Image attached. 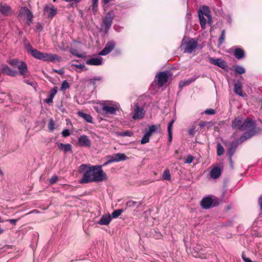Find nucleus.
I'll return each instance as SVG.
<instances>
[{
	"label": "nucleus",
	"instance_id": "20",
	"mask_svg": "<svg viewBox=\"0 0 262 262\" xmlns=\"http://www.w3.org/2000/svg\"><path fill=\"white\" fill-rule=\"evenodd\" d=\"M0 13L4 16H8L12 13L11 7L7 4H0Z\"/></svg>",
	"mask_w": 262,
	"mask_h": 262
},
{
	"label": "nucleus",
	"instance_id": "29",
	"mask_svg": "<svg viewBox=\"0 0 262 262\" xmlns=\"http://www.w3.org/2000/svg\"><path fill=\"white\" fill-rule=\"evenodd\" d=\"M112 220V217L110 214L108 215H103L100 220L98 221V224L101 225H107Z\"/></svg>",
	"mask_w": 262,
	"mask_h": 262
},
{
	"label": "nucleus",
	"instance_id": "55",
	"mask_svg": "<svg viewBox=\"0 0 262 262\" xmlns=\"http://www.w3.org/2000/svg\"><path fill=\"white\" fill-rule=\"evenodd\" d=\"M54 71L58 74H60V75H62L64 74V71L63 69H59V70H54Z\"/></svg>",
	"mask_w": 262,
	"mask_h": 262
},
{
	"label": "nucleus",
	"instance_id": "34",
	"mask_svg": "<svg viewBox=\"0 0 262 262\" xmlns=\"http://www.w3.org/2000/svg\"><path fill=\"white\" fill-rule=\"evenodd\" d=\"M174 122V120H171L169 123L168 125V140L170 142H171L172 140V128L173 124Z\"/></svg>",
	"mask_w": 262,
	"mask_h": 262
},
{
	"label": "nucleus",
	"instance_id": "10",
	"mask_svg": "<svg viewBox=\"0 0 262 262\" xmlns=\"http://www.w3.org/2000/svg\"><path fill=\"white\" fill-rule=\"evenodd\" d=\"M217 205V204L213 203V200L210 196L204 198L201 201L202 207L205 209H209L212 207Z\"/></svg>",
	"mask_w": 262,
	"mask_h": 262
},
{
	"label": "nucleus",
	"instance_id": "18",
	"mask_svg": "<svg viewBox=\"0 0 262 262\" xmlns=\"http://www.w3.org/2000/svg\"><path fill=\"white\" fill-rule=\"evenodd\" d=\"M114 48V44L113 42H107L104 49L99 53L100 55H106L110 53Z\"/></svg>",
	"mask_w": 262,
	"mask_h": 262
},
{
	"label": "nucleus",
	"instance_id": "22",
	"mask_svg": "<svg viewBox=\"0 0 262 262\" xmlns=\"http://www.w3.org/2000/svg\"><path fill=\"white\" fill-rule=\"evenodd\" d=\"M44 13L48 14V17L52 18L57 14V9L53 6L50 7L46 6L44 8Z\"/></svg>",
	"mask_w": 262,
	"mask_h": 262
},
{
	"label": "nucleus",
	"instance_id": "42",
	"mask_svg": "<svg viewBox=\"0 0 262 262\" xmlns=\"http://www.w3.org/2000/svg\"><path fill=\"white\" fill-rule=\"evenodd\" d=\"M225 30H223L222 31L221 35L218 39V43L220 45L222 44L224 42V41L225 40Z\"/></svg>",
	"mask_w": 262,
	"mask_h": 262
},
{
	"label": "nucleus",
	"instance_id": "43",
	"mask_svg": "<svg viewBox=\"0 0 262 262\" xmlns=\"http://www.w3.org/2000/svg\"><path fill=\"white\" fill-rule=\"evenodd\" d=\"M70 88V84L69 82L67 80H64L62 82V83L61 84V90L62 91H65L67 89H69Z\"/></svg>",
	"mask_w": 262,
	"mask_h": 262
},
{
	"label": "nucleus",
	"instance_id": "23",
	"mask_svg": "<svg viewBox=\"0 0 262 262\" xmlns=\"http://www.w3.org/2000/svg\"><path fill=\"white\" fill-rule=\"evenodd\" d=\"M86 63L88 65L100 66L102 63V58L101 57L92 58L86 61Z\"/></svg>",
	"mask_w": 262,
	"mask_h": 262
},
{
	"label": "nucleus",
	"instance_id": "4",
	"mask_svg": "<svg viewBox=\"0 0 262 262\" xmlns=\"http://www.w3.org/2000/svg\"><path fill=\"white\" fill-rule=\"evenodd\" d=\"M198 45V42L194 38H190L187 41L185 38H183L182 40L180 48L184 53L191 54L195 51Z\"/></svg>",
	"mask_w": 262,
	"mask_h": 262
},
{
	"label": "nucleus",
	"instance_id": "27",
	"mask_svg": "<svg viewBox=\"0 0 262 262\" xmlns=\"http://www.w3.org/2000/svg\"><path fill=\"white\" fill-rule=\"evenodd\" d=\"M116 116L118 117H116V120L121 121L124 117V113L121 110L120 105L118 103H116Z\"/></svg>",
	"mask_w": 262,
	"mask_h": 262
},
{
	"label": "nucleus",
	"instance_id": "41",
	"mask_svg": "<svg viewBox=\"0 0 262 262\" xmlns=\"http://www.w3.org/2000/svg\"><path fill=\"white\" fill-rule=\"evenodd\" d=\"M24 82L32 86L35 88L36 85V83L34 81L32 78L29 79L24 78Z\"/></svg>",
	"mask_w": 262,
	"mask_h": 262
},
{
	"label": "nucleus",
	"instance_id": "46",
	"mask_svg": "<svg viewBox=\"0 0 262 262\" xmlns=\"http://www.w3.org/2000/svg\"><path fill=\"white\" fill-rule=\"evenodd\" d=\"M194 159V157L191 155H189L184 160V162L187 164H190L192 162Z\"/></svg>",
	"mask_w": 262,
	"mask_h": 262
},
{
	"label": "nucleus",
	"instance_id": "48",
	"mask_svg": "<svg viewBox=\"0 0 262 262\" xmlns=\"http://www.w3.org/2000/svg\"><path fill=\"white\" fill-rule=\"evenodd\" d=\"M215 113H216L215 110L214 109H212V108L207 109L205 111V113L207 115H214L215 114Z\"/></svg>",
	"mask_w": 262,
	"mask_h": 262
},
{
	"label": "nucleus",
	"instance_id": "36",
	"mask_svg": "<svg viewBox=\"0 0 262 262\" xmlns=\"http://www.w3.org/2000/svg\"><path fill=\"white\" fill-rule=\"evenodd\" d=\"M127 157L123 154H116V162H119L125 160L127 159Z\"/></svg>",
	"mask_w": 262,
	"mask_h": 262
},
{
	"label": "nucleus",
	"instance_id": "56",
	"mask_svg": "<svg viewBox=\"0 0 262 262\" xmlns=\"http://www.w3.org/2000/svg\"><path fill=\"white\" fill-rule=\"evenodd\" d=\"M19 220L18 219H9L8 220L9 222H10L11 224L15 225L16 224L17 221Z\"/></svg>",
	"mask_w": 262,
	"mask_h": 262
},
{
	"label": "nucleus",
	"instance_id": "3",
	"mask_svg": "<svg viewBox=\"0 0 262 262\" xmlns=\"http://www.w3.org/2000/svg\"><path fill=\"white\" fill-rule=\"evenodd\" d=\"M132 119L133 120H141L145 115L144 106L138 101L135 102L131 106Z\"/></svg>",
	"mask_w": 262,
	"mask_h": 262
},
{
	"label": "nucleus",
	"instance_id": "5",
	"mask_svg": "<svg viewBox=\"0 0 262 262\" xmlns=\"http://www.w3.org/2000/svg\"><path fill=\"white\" fill-rule=\"evenodd\" d=\"M199 17L201 26L202 29H205L206 23V17L208 19V23H211V17L210 14V11L208 7H203L202 9L199 12Z\"/></svg>",
	"mask_w": 262,
	"mask_h": 262
},
{
	"label": "nucleus",
	"instance_id": "15",
	"mask_svg": "<svg viewBox=\"0 0 262 262\" xmlns=\"http://www.w3.org/2000/svg\"><path fill=\"white\" fill-rule=\"evenodd\" d=\"M114 14L113 12H108L103 18V22L106 29H108L112 23L114 18Z\"/></svg>",
	"mask_w": 262,
	"mask_h": 262
},
{
	"label": "nucleus",
	"instance_id": "45",
	"mask_svg": "<svg viewBox=\"0 0 262 262\" xmlns=\"http://www.w3.org/2000/svg\"><path fill=\"white\" fill-rule=\"evenodd\" d=\"M224 151V147L220 144H218L217 146V154L218 156H221L223 155Z\"/></svg>",
	"mask_w": 262,
	"mask_h": 262
},
{
	"label": "nucleus",
	"instance_id": "39",
	"mask_svg": "<svg viewBox=\"0 0 262 262\" xmlns=\"http://www.w3.org/2000/svg\"><path fill=\"white\" fill-rule=\"evenodd\" d=\"M235 72L238 74H243L245 73V69L243 67L237 65L234 68Z\"/></svg>",
	"mask_w": 262,
	"mask_h": 262
},
{
	"label": "nucleus",
	"instance_id": "53",
	"mask_svg": "<svg viewBox=\"0 0 262 262\" xmlns=\"http://www.w3.org/2000/svg\"><path fill=\"white\" fill-rule=\"evenodd\" d=\"M124 209H119L116 210V218L118 217L122 212H123Z\"/></svg>",
	"mask_w": 262,
	"mask_h": 262
},
{
	"label": "nucleus",
	"instance_id": "58",
	"mask_svg": "<svg viewBox=\"0 0 262 262\" xmlns=\"http://www.w3.org/2000/svg\"><path fill=\"white\" fill-rule=\"evenodd\" d=\"M202 254H203V253H202L201 251H199V253H198V254L195 255V256H196V257L199 256V257H201L202 258H205V257L202 256Z\"/></svg>",
	"mask_w": 262,
	"mask_h": 262
},
{
	"label": "nucleus",
	"instance_id": "30",
	"mask_svg": "<svg viewBox=\"0 0 262 262\" xmlns=\"http://www.w3.org/2000/svg\"><path fill=\"white\" fill-rule=\"evenodd\" d=\"M238 143L237 142H233L231 143L230 145V147L229 148L228 150V155L230 157V159H231L232 156L233 155L235 152L237 147Z\"/></svg>",
	"mask_w": 262,
	"mask_h": 262
},
{
	"label": "nucleus",
	"instance_id": "50",
	"mask_svg": "<svg viewBox=\"0 0 262 262\" xmlns=\"http://www.w3.org/2000/svg\"><path fill=\"white\" fill-rule=\"evenodd\" d=\"M71 53L73 55L79 58H82L83 57V56L82 54H78L76 50H71Z\"/></svg>",
	"mask_w": 262,
	"mask_h": 262
},
{
	"label": "nucleus",
	"instance_id": "17",
	"mask_svg": "<svg viewBox=\"0 0 262 262\" xmlns=\"http://www.w3.org/2000/svg\"><path fill=\"white\" fill-rule=\"evenodd\" d=\"M103 77L98 76L94 77L89 80V84L92 86L95 89L103 81Z\"/></svg>",
	"mask_w": 262,
	"mask_h": 262
},
{
	"label": "nucleus",
	"instance_id": "32",
	"mask_svg": "<svg viewBox=\"0 0 262 262\" xmlns=\"http://www.w3.org/2000/svg\"><path fill=\"white\" fill-rule=\"evenodd\" d=\"M234 55L237 59L243 58L245 56L244 51L241 48H236L234 50Z\"/></svg>",
	"mask_w": 262,
	"mask_h": 262
},
{
	"label": "nucleus",
	"instance_id": "2",
	"mask_svg": "<svg viewBox=\"0 0 262 262\" xmlns=\"http://www.w3.org/2000/svg\"><path fill=\"white\" fill-rule=\"evenodd\" d=\"M231 126L233 129H239L242 131L249 130L244 133L242 136L240 137L239 139L240 143L244 142L255 135V123L248 118L244 122H243L242 117L235 118L232 122Z\"/></svg>",
	"mask_w": 262,
	"mask_h": 262
},
{
	"label": "nucleus",
	"instance_id": "25",
	"mask_svg": "<svg viewBox=\"0 0 262 262\" xmlns=\"http://www.w3.org/2000/svg\"><path fill=\"white\" fill-rule=\"evenodd\" d=\"M199 77V76H194V77L189 78L187 80H184L180 81L179 85V88H182L184 86L190 84L191 83L194 82L196 79H198Z\"/></svg>",
	"mask_w": 262,
	"mask_h": 262
},
{
	"label": "nucleus",
	"instance_id": "52",
	"mask_svg": "<svg viewBox=\"0 0 262 262\" xmlns=\"http://www.w3.org/2000/svg\"><path fill=\"white\" fill-rule=\"evenodd\" d=\"M36 31L40 32L43 30V26L39 23L37 24L35 27Z\"/></svg>",
	"mask_w": 262,
	"mask_h": 262
},
{
	"label": "nucleus",
	"instance_id": "21",
	"mask_svg": "<svg viewBox=\"0 0 262 262\" xmlns=\"http://www.w3.org/2000/svg\"><path fill=\"white\" fill-rule=\"evenodd\" d=\"M44 61L50 62L57 61L58 62H60L61 61V58L55 54L45 53V58Z\"/></svg>",
	"mask_w": 262,
	"mask_h": 262
},
{
	"label": "nucleus",
	"instance_id": "8",
	"mask_svg": "<svg viewBox=\"0 0 262 262\" xmlns=\"http://www.w3.org/2000/svg\"><path fill=\"white\" fill-rule=\"evenodd\" d=\"M18 16L20 18H27V24L30 25L31 24L33 15L31 11L26 7H22L20 8Z\"/></svg>",
	"mask_w": 262,
	"mask_h": 262
},
{
	"label": "nucleus",
	"instance_id": "61",
	"mask_svg": "<svg viewBox=\"0 0 262 262\" xmlns=\"http://www.w3.org/2000/svg\"><path fill=\"white\" fill-rule=\"evenodd\" d=\"M135 203H136V202H133V201H128L127 203V204L129 205V206H131V205H135Z\"/></svg>",
	"mask_w": 262,
	"mask_h": 262
},
{
	"label": "nucleus",
	"instance_id": "33",
	"mask_svg": "<svg viewBox=\"0 0 262 262\" xmlns=\"http://www.w3.org/2000/svg\"><path fill=\"white\" fill-rule=\"evenodd\" d=\"M22 62L23 61L19 60L17 58L11 59L7 61V62L10 65L15 68H17Z\"/></svg>",
	"mask_w": 262,
	"mask_h": 262
},
{
	"label": "nucleus",
	"instance_id": "9",
	"mask_svg": "<svg viewBox=\"0 0 262 262\" xmlns=\"http://www.w3.org/2000/svg\"><path fill=\"white\" fill-rule=\"evenodd\" d=\"M156 129V126L152 125L149 126V130L145 133L142 138L141 140V144H144L148 143L149 141V138L152 134Z\"/></svg>",
	"mask_w": 262,
	"mask_h": 262
},
{
	"label": "nucleus",
	"instance_id": "6",
	"mask_svg": "<svg viewBox=\"0 0 262 262\" xmlns=\"http://www.w3.org/2000/svg\"><path fill=\"white\" fill-rule=\"evenodd\" d=\"M171 76L170 72L168 71L159 72L156 76L155 81L159 87H162L167 82L169 77Z\"/></svg>",
	"mask_w": 262,
	"mask_h": 262
},
{
	"label": "nucleus",
	"instance_id": "54",
	"mask_svg": "<svg viewBox=\"0 0 262 262\" xmlns=\"http://www.w3.org/2000/svg\"><path fill=\"white\" fill-rule=\"evenodd\" d=\"M242 257L244 262H253L250 258L247 257L244 253L242 254Z\"/></svg>",
	"mask_w": 262,
	"mask_h": 262
},
{
	"label": "nucleus",
	"instance_id": "63",
	"mask_svg": "<svg viewBox=\"0 0 262 262\" xmlns=\"http://www.w3.org/2000/svg\"><path fill=\"white\" fill-rule=\"evenodd\" d=\"M81 168L82 167H85V165L83 164V165H81V166H80Z\"/></svg>",
	"mask_w": 262,
	"mask_h": 262
},
{
	"label": "nucleus",
	"instance_id": "13",
	"mask_svg": "<svg viewBox=\"0 0 262 262\" xmlns=\"http://www.w3.org/2000/svg\"><path fill=\"white\" fill-rule=\"evenodd\" d=\"M17 68L19 71V74L24 78L28 77L30 73L27 65L25 62L23 61Z\"/></svg>",
	"mask_w": 262,
	"mask_h": 262
},
{
	"label": "nucleus",
	"instance_id": "24",
	"mask_svg": "<svg viewBox=\"0 0 262 262\" xmlns=\"http://www.w3.org/2000/svg\"><path fill=\"white\" fill-rule=\"evenodd\" d=\"M57 93V87L55 86L50 91V94L48 96V98L46 99L45 102L48 104L53 103V99Z\"/></svg>",
	"mask_w": 262,
	"mask_h": 262
},
{
	"label": "nucleus",
	"instance_id": "7",
	"mask_svg": "<svg viewBox=\"0 0 262 262\" xmlns=\"http://www.w3.org/2000/svg\"><path fill=\"white\" fill-rule=\"evenodd\" d=\"M26 49L27 52L30 53L34 58L43 60L45 58V53H42L36 49H34L30 43L26 44Z\"/></svg>",
	"mask_w": 262,
	"mask_h": 262
},
{
	"label": "nucleus",
	"instance_id": "14",
	"mask_svg": "<svg viewBox=\"0 0 262 262\" xmlns=\"http://www.w3.org/2000/svg\"><path fill=\"white\" fill-rule=\"evenodd\" d=\"M223 170L222 166L219 164L217 166H214L210 171V177L213 179H216L220 177Z\"/></svg>",
	"mask_w": 262,
	"mask_h": 262
},
{
	"label": "nucleus",
	"instance_id": "26",
	"mask_svg": "<svg viewBox=\"0 0 262 262\" xmlns=\"http://www.w3.org/2000/svg\"><path fill=\"white\" fill-rule=\"evenodd\" d=\"M59 149L63 150L64 152L72 151V145L69 144H63L62 143H56Z\"/></svg>",
	"mask_w": 262,
	"mask_h": 262
},
{
	"label": "nucleus",
	"instance_id": "31",
	"mask_svg": "<svg viewBox=\"0 0 262 262\" xmlns=\"http://www.w3.org/2000/svg\"><path fill=\"white\" fill-rule=\"evenodd\" d=\"M234 92L236 95H238L239 96H244L242 93V86L240 82L235 83L234 84Z\"/></svg>",
	"mask_w": 262,
	"mask_h": 262
},
{
	"label": "nucleus",
	"instance_id": "28",
	"mask_svg": "<svg viewBox=\"0 0 262 262\" xmlns=\"http://www.w3.org/2000/svg\"><path fill=\"white\" fill-rule=\"evenodd\" d=\"M78 116L82 118L85 121L89 123H93V118L89 114L84 113L83 112L79 111L77 113Z\"/></svg>",
	"mask_w": 262,
	"mask_h": 262
},
{
	"label": "nucleus",
	"instance_id": "47",
	"mask_svg": "<svg viewBox=\"0 0 262 262\" xmlns=\"http://www.w3.org/2000/svg\"><path fill=\"white\" fill-rule=\"evenodd\" d=\"M58 180V177L57 176H53L49 180V182L51 184L56 183Z\"/></svg>",
	"mask_w": 262,
	"mask_h": 262
},
{
	"label": "nucleus",
	"instance_id": "44",
	"mask_svg": "<svg viewBox=\"0 0 262 262\" xmlns=\"http://www.w3.org/2000/svg\"><path fill=\"white\" fill-rule=\"evenodd\" d=\"M55 124L53 119H50L48 125L49 129L53 131L55 128Z\"/></svg>",
	"mask_w": 262,
	"mask_h": 262
},
{
	"label": "nucleus",
	"instance_id": "40",
	"mask_svg": "<svg viewBox=\"0 0 262 262\" xmlns=\"http://www.w3.org/2000/svg\"><path fill=\"white\" fill-rule=\"evenodd\" d=\"M162 179L165 180L169 181L171 179L170 173L168 169H166L164 171Z\"/></svg>",
	"mask_w": 262,
	"mask_h": 262
},
{
	"label": "nucleus",
	"instance_id": "35",
	"mask_svg": "<svg viewBox=\"0 0 262 262\" xmlns=\"http://www.w3.org/2000/svg\"><path fill=\"white\" fill-rule=\"evenodd\" d=\"M90 7L94 14L96 13L98 10V0H92V4Z\"/></svg>",
	"mask_w": 262,
	"mask_h": 262
},
{
	"label": "nucleus",
	"instance_id": "60",
	"mask_svg": "<svg viewBox=\"0 0 262 262\" xmlns=\"http://www.w3.org/2000/svg\"><path fill=\"white\" fill-rule=\"evenodd\" d=\"M110 1L111 0H102V3L104 5H106L110 3Z\"/></svg>",
	"mask_w": 262,
	"mask_h": 262
},
{
	"label": "nucleus",
	"instance_id": "64",
	"mask_svg": "<svg viewBox=\"0 0 262 262\" xmlns=\"http://www.w3.org/2000/svg\"><path fill=\"white\" fill-rule=\"evenodd\" d=\"M76 260H75V259H72V260H71V262H74V261H75Z\"/></svg>",
	"mask_w": 262,
	"mask_h": 262
},
{
	"label": "nucleus",
	"instance_id": "11",
	"mask_svg": "<svg viewBox=\"0 0 262 262\" xmlns=\"http://www.w3.org/2000/svg\"><path fill=\"white\" fill-rule=\"evenodd\" d=\"M101 111L102 114L105 116L113 115L115 114V107L110 106L107 102H104L102 104Z\"/></svg>",
	"mask_w": 262,
	"mask_h": 262
},
{
	"label": "nucleus",
	"instance_id": "1",
	"mask_svg": "<svg viewBox=\"0 0 262 262\" xmlns=\"http://www.w3.org/2000/svg\"><path fill=\"white\" fill-rule=\"evenodd\" d=\"M114 161L115 157L114 156H108L106 157V161L102 165H95L87 168L80 181V183L85 184L92 182L102 181L105 178V174L102 170V166H105Z\"/></svg>",
	"mask_w": 262,
	"mask_h": 262
},
{
	"label": "nucleus",
	"instance_id": "49",
	"mask_svg": "<svg viewBox=\"0 0 262 262\" xmlns=\"http://www.w3.org/2000/svg\"><path fill=\"white\" fill-rule=\"evenodd\" d=\"M61 134L63 137H67L70 135V130L68 129H64L62 130Z\"/></svg>",
	"mask_w": 262,
	"mask_h": 262
},
{
	"label": "nucleus",
	"instance_id": "51",
	"mask_svg": "<svg viewBox=\"0 0 262 262\" xmlns=\"http://www.w3.org/2000/svg\"><path fill=\"white\" fill-rule=\"evenodd\" d=\"M74 66L76 67L78 69H80L82 71L86 70L87 68H85V66L84 64H73Z\"/></svg>",
	"mask_w": 262,
	"mask_h": 262
},
{
	"label": "nucleus",
	"instance_id": "16",
	"mask_svg": "<svg viewBox=\"0 0 262 262\" xmlns=\"http://www.w3.org/2000/svg\"><path fill=\"white\" fill-rule=\"evenodd\" d=\"M78 143L80 146L90 147L91 141L86 135H82L78 138Z\"/></svg>",
	"mask_w": 262,
	"mask_h": 262
},
{
	"label": "nucleus",
	"instance_id": "37",
	"mask_svg": "<svg viewBox=\"0 0 262 262\" xmlns=\"http://www.w3.org/2000/svg\"><path fill=\"white\" fill-rule=\"evenodd\" d=\"M116 134L122 137L125 136H128V137H131L133 136V133L132 132L128 131V130H124L121 132H116Z\"/></svg>",
	"mask_w": 262,
	"mask_h": 262
},
{
	"label": "nucleus",
	"instance_id": "12",
	"mask_svg": "<svg viewBox=\"0 0 262 262\" xmlns=\"http://www.w3.org/2000/svg\"><path fill=\"white\" fill-rule=\"evenodd\" d=\"M208 60L212 64L218 66L223 69H225L227 67L226 62L221 58L215 59L211 57H209Z\"/></svg>",
	"mask_w": 262,
	"mask_h": 262
},
{
	"label": "nucleus",
	"instance_id": "38",
	"mask_svg": "<svg viewBox=\"0 0 262 262\" xmlns=\"http://www.w3.org/2000/svg\"><path fill=\"white\" fill-rule=\"evenodd\" d=\"M199 125L201 128H203L205 126H207V128H209L213 125V123L212 122L201 121L200 122Z\"/></svg>",
	"mask_w": 262,
	"mask_h": 262
},
{
	"label": "nucleus",
	"instance_id": "57",
	"mask_svg": "<svg viewBox=\"0 0 262 262\" xmlns=\"http://www.w3.org/2000/svg\"><path fill=\"white\" fill-rule=\"evenodd\" d=\"M195 128L193 127L189 129L188 130V133H189V135L191 136H193L195 134Z\"/></svg>",
	"mask_w": 262,
	"mask_h": 262
},
{
	"label": "nucleus",
	"instance_id": "59",
	"mask_svg": "<svg viewBox=\"0 0 262 262\" xmlns=\"http://www.w3.org/2000/svg\"><path fill=\"white\" fill-rule=\"evenodd\" d=\"M258 202H259L260 207L261 209H262V195L260 197Z\"/></svg>",
	"mask_w": 262,
	"mask_h": 262
},
{
	"label": "nucleus",
	"instance_id": "62",
	"mask_svg": "<svg viewBox=\"0 0 262 262\" xmlns=\"http://www.w3.org/2000/svg\"><path fill=\"white\" fill-rule=\"evenodd\" d=\"M115 210H114V211L112 212V214H111V216H112V218H115Z\"/></svg>",
	"mask_w": 262,
	"mask_h": 262
},
{
	"label": "nucleus",
	"instance_id": "19",
	"mask_svg": "<svg viewBox=\"0 0 262 262\" xmlns=\"http://www.w3.org/2000/svg\"><path fill=\"white\" fill-rule=\"evenodd\" d=\"M2 67V72L3 74L14 77L16 75L17 73L16 71L12 70L10 67L8 66L3 64L1 66Z\"/></svg>",
	"mask_w": 262,
	"mask_h": 262
}]
</instances>
